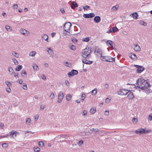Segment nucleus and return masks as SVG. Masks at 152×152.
Masks as SVG:
<instances>
[{"instance_id": "nucleus-1", "label": "nucleus", "mask_w": 152, "mask_h": 152, "mask_svg": "<svg viewBox=\"0 0 152 152\" xmlns=\"http://www.w3.org/2000/svg\"><path fill=\"white\" fill-rule=\"evenodd\" d=\"M137 87L142 90H145L149 86V84L146 80L142 78H139L136 83Z\"/></svg>"}, {"instance_id": "nucleus-2", "label": "nucleus", "mask_w": 152, "mask_h": 152, "mask_svg": "<svg viewBox=\"0 0 152 152\" xmlns=\"http://www.w3.org/2000/svg\"><path fill=\"white\" fill-rule=\"evenodd\" d=\"M100 59L102 61L110 62L115 61V59L114 58L108 56H101Z\"/></svg>"}, {"instance_id": "nucleus-3", "label": "nucleus", "mask_w": 152, "mask_h": 152, "mask_svg": "<svg viewBox=\"0 0 152 152\" xmlns=\"http://www.w3.org/2000/svg\"><path fill=\"white\" fill-rule=\"evenodd\" d=\"M91 53V49L88 48L84 49L82 52V56L83 57L86 58Z\"/></svg>"}, {"instance_id": "nucleus-4", "label": "nucleus", "mask_w": 152, "mask_h": 152, "mask_svg": "<svg viewBox=\"0 0 152 152\" xmlns=\"http://www.w3.org/2000/svg\"><path fill=\"white\" fill-rule=\"evenodd\" d=\"M150 131L148 130H146L145 129L140 128L136 130L135 132L137 134H146L149 132Z\"/></svg>"}, {"instance_id": "nucleus-5", "label": "nucleus", "mask_w": 152, "mask_h": 152, "mask_svg": "<svg viewBox=\"0 0 152 152\" xmlns=\"http://www.w3.org/2000/svg\"><path fill=\"white\" fill-rule=\"evenodd\" d=\"M71 26V24L70 22L66 23L64 25V29L65 31L66 32L69 33V30Z\"/></svg>"}, {"instance_id": "nucleus-6", "label": "nucleus", "mask_w": 152, "mask_h": 152, "mask_svg": "<svg viewBox=\"0 0 152 152\" xmlns=\"http://www.w3.org/2000/svg\"><path fill=\"white\" fill-rule=\"evenodd\" d=\"M134 66L137 69L136 71L137 73H141L144 70V68L142 66L134 65Z\"/></svg>"}, {"instance_id": "nucleus-7", "label": "nucleus", "mask_w": 152, "mask_h": 152, "mask_svg": "<svg viewBox=\"0 0 152 152\" xmlns=\"http://www.w3.org/2000/svg\"><path fill=\"white\" fill-rule=\"evenodd\" d=\"M64 94L63 92L60 91L58 94V100L57 102L59 103H61L64 98Z\"/></svg>"}, {"instance_id": "nucleus-8", "label": "nucleus", "mask_w": 152, "mask_h": 152, "mask_svg": "<svg viewBox=\"0 0 152 152\" xmlns=\"http://www.w3.org/2000/svg\"><path fill=\"white\" fill-rule=\"evenodd\" d=\"M94 53L97 56H100V57L101 56H102V51L100 49L96 48L94 51Z\"/></svg>"}, {"instance_id": "nucleus-9", "label": "nucleus", "mask_w": 152, "mask_h": 152, "mask_svg": "<svg viewBox=\"0 0 152 152\" xmlns=\"http://www.w3.org/2000/svg\"><path fill=\"white\" fill-rule=\"evenodd\" d=\"M78 73V72L77 70L73 69L70 72L68 73V75L69 77H70L75 75H76Z\"/></svg>"}, {"instance_id": "nucleus-10", "label": "nucleus", "mask_w": 152, "mask_h": 152, "mask_svg": "<svg viewBox=\"0 0 152 152\" xmlns=\"http://www.w3.org/2000/svg\"><path fill=\"white\" fill-rule=\"evenodd\" d=\"M128 90H126L125 89H122L119 92V94L121 95H126L129 92Z\"/></svg>"}, {"instance_id": "nucleus-11", "label": "nucleus", "mask_w": 152, "mask_h": 152, "mask_svg": "<svg viewBox=\"0 0 152 152\" xmlns=\"http://www.w3.org/2000/svg\"><path fill=\"white\" fill-rule=\"evenodd\" d=\"M95 14L93 13H90L89 14H84L83 17L86 18H89L93 17L94 16Z\"/></svg>"}, {"instance_id": "nucleus-12", "label": "nucleus", "mask_w": 152, "mask_h": 152, "mask_svg": "<svg viewBox=\"0 0 152 152\" xmlns=\"http://www.w3.org/2000/svg\"><path fill=\"white\" fill-rule=\"evenodd\" d=\"M20 32L22 34L25 36H28L29 34V32L25 29H21L20 30Z\"/></svg>"}, {"instance_id": "nucleus-13", "label": "nucleus", "mask_w": 152, "mask_h": 152, "mask_svg": "<svg viewBox=\"0 0 152 152\" xmlns=\"http://www.w3.org/2000/svg\"><path fill=\"white\" fill-rule=\"evenodd\" d=\"M106 44L108 46H109V45L111 46L112 49H113L115 47L114 43H113V42L111 40H107L106 42Z\"/></svg>"}, {"instance_id": "nucleus-14", "label": "nucleus", "mask_w": 152, "mask_h": 152, "mask_svg": "<svg viewBox=\"0 0 152 152\" xmlns=\"http://www.w3.org/2000/svg\"><path fill=\"white\" fill-rule=\"evenodd\" d=\"M128 94L127 98L128 99H133L134 97V96L133 95V93L129 91Z\"/></svg>"}, {"instance_id": "nucleus-15", "label": "nucleus", "mask_w": 152, "mask_h": 152, "mask_svg": "<svg viewBox=\"0 0 152 152\" xmlns=\"http://www.w3.org/2000/svg\"><path fill=\"white\" fill-rule=\"evenodd\" d=\"M129 56L130 58L134 60H135L137 59V57L136 55L133 53H130Z\"/></svg>"}, {"instance_id": "nucleus-16", "label": "nucleus", "mask_w": 152, "mask_h": 152, "mask_svg": "<svg viewBox=\"0 0 152 152\" xmlns=\"http://www.w3.org/2000/svg\"><path fill=\"white\" fill-rule=\"evenodd\" d=\"M82 62L86 64H91L92 63L91 61H88L86 59H83L82 60Z\"/></svg>"}, {"instance_id": "nucleus-17", "label": "nucleus", "mask_w": 152, "mask_h": 152, "mask_svg": "<svg viewBox=\"0 0 152 152\" xmlns=\"http://www.w3.org/2000/svg\"><path fill=\"white\" fill-rule=\"evenodd\" d=\"M94 20L96 23H98L101 20V18L99 16H96L94 18Z\"/></svg>"}, {"instance_id": "nucleus-18", "label": "nucleus", "mask_w": 152, "mask_h": 152, "mask_svg": "<svg viewBox=\"0 0 152 152\" xmlns=\"http://www.w3.org/2000/svg\"><path fill=\"white\" fill-rule=\"evenodd\" d=\"M134 49L135 51H139L141 50V48L139 45H134Z\"/></svg>"}, {"instance_id": "nucleus-19", "label": "nucleus", "mask_w": 152, "mask_h": 152, "mask_svg": "<svg viewBox=\"0 0 152 152\" xmlns=\"http://www.w3.org/2000/svg\"><path fill=\"white\" fill-rule=\"evenodd\" d=\"M77 6L78 5L74 1L72 2L71 5V7L72 9H74L75 7H77Z\"/></svg>"}, {"instance_id": "nucleus-20", "label": "nucleus", "mask_w": 152, "mask_h": 152, "mask_svg": "<svg viewBox=\"0 0 152 152\" xmlns=\"http://www.w3.org/2000/svg\"><path fill=\"white\" fill-rule=\"evenodd\" d=\"M119 6L118 5H116L112 7L111 9V12H114L116 11L118 8L119 7Z\"/></svg>"}, {"instance_id": "nucleus-21", "label": "nucleus", "mask_w": 152, "mask_h": 152, "mask_svg": "<svg viewBox=\"0 0 152 152\" xmlns=\"http://www.w3.org/2000/svg\"><path fill=\"white\" fill-rule=\"evenodd\" d=\"M131 17H132L134 19H137V18L138 17V15L137 12H135L133 13L131 15Z\"/></svg>"}, {"instance_id": "nucleus-22", "label": "nucleus", "mask_w": 152, "mask_h": 152, "mask_svg": "<svg viewBox=\"0 0 152 152\" xmlns=\"http://www.w3.org/2000/svg\"><path fill=\"white\" fill-rule=\"evenodd\" d=\"M72 98V96L70 94H67L66 96V99L67 101H70Z\"/></svg>"}, {"instance_id": "nucleus-23", "label": "nucleus", "mask_w": 152, "mask_h": 152, "mask_svg": "<svg viewBox=\"0 0 152 152\" xmlns=\"http://www.w3.org/2000/svg\"><path fill=\"white\" fill-rule=\"evenodd\" d=\"M42 37L43 39L46 41H48V35L46 34H43L42 36Z\"/></svg>"}, {"instance_id": "nucleus-24", "label": "nucleus", "mask_w": 152, "mask_h": 152, "mask_svg": "<svg viewBox=\"0 0 152 152\" xmlns=\"http://www.w3.org/2000/svg\"><path fill=\"white\" fill-rule=\"evenodd\" d=\"M5 28L9 32H10L12 30L10 27L8 25H6L5 26Z\"/></svg>"}, {"instance_id": "nucleus-25", "label": "nucleus", "mask_w": 152, "mask_h": 152, "mask_svg": "<svg viewBox=\"0 0 152 152\" xmlns=\"http://www.w3.org/2000/svg\"><path fill=\"white\" fill-rule=\"evenodd\" d=\"M21 72V75L22 77H26V73L25 70H22Z\"/></svg>"}, {"instance_id": "nucleus-26", "label": "nucleus", "mask_w": 152, "mask_h": 152, "mask_svg": "<svg viewBox=\"0 0 152 152\" xmlns=\"http://www.w3.org/2000/svg\"><path fill=\"white\" fill-rule=\"evenodd\" d=\"M9 71L10 73V74H12L13 73H14L15 72H14V70L11 67L9 68Z\"/></svg>"}, {"instance_id": "nucleus-27", "label": "nucleus", "mask_w": 152, "mask_h": 152, "mask_svg": "<svg viewBox=\"0 0 152 152\" xmlns=\"http://www.w3.org/2000/svg\"><path fill=\"white\" fill-rule=\"evenodd\" d=\"M22 68V66L21 65H18L16 66L15 69V70L16 71H19Z\"/></svg>"}, {"instance_id": "nucleus-28", "label": "nucleus", "mask_w": 152, "mask_h": 152, "mask_svg": "<svg viewBox=\"0 0 152 152\" xmlns=\"http://www.w3.org/2000/svg\"><path fill=\"white\" fill-rule=\"evenodd\" d=\"M48 50L47 51L48 53L50 55H53V51L50 48H48Z\"/></svg>"}, {"instance_id": "nucleus-29", "label": "nucleus", "mask_w": 152, "mask_h": 152, "mask_svg": "<svg viewBox=\"0 0 152 152\" xmlns=\"http://www.w3.org/2000/svg\"><path fill=\"white\" fill-rule=\"evenodd\" d=\"M36 54V52L35 51H32L29 54L30 56H34Z\"/></svg>"}, {"instance_id": "nucleus-30", "label": "nucleus", "mask_w": 152, "mask_h": 152, "mask_svg": "<svg viewBox=\"0 0 152 152\" xmlns=\"http://www.w3.org/2000/svg\"><path fill=\"white\" fill-rule=\"evenodd\" d=\"M12 55L16 58L18 57L19 54L18 53L15 51L13 52L12 53Z\"/></svg>"}, {"instance_id": "nucleus-31", "label": "nucleus", "mask_w": 152, "mask_h": 152, "mask_svg": "<svg viewBox=\"0 0 152 152\" xmlns=\"http://www.w3.org/2000/svg\"><path fill=\"white\" fill-rule=\"evenodd\" d=\"M40 150V149L38 147H36L34 148V151L35 152H39Z\"/></svg>"}, {"instance_id": "nucleus-32", "label": "nucleus", "mask_w": 152, "mask_h": 152, "mask_svg": "<svg viewBox=\"0 0 152 152\" xmlns=\"http://www.w3.org/2000/svg\"><path fill=\"white\" fill-rule=\"evenodd\" d=\"M86 95L85 93H83L81 96V100L83 101L84 100L86 97Z\"/></svg>"}, {"instance_id": "nucleus-33", "label": "nucleus", "mask_w": 152, "mask_h": 152, "mask_svg": "<svg viewBox=\"0 0 152 152\" xmlns=\"http://www.w3.org/2000/svg\"><path fill=\"white\" fill-rule=\"evenodd\" d=\"M39 145L41 147H43L44 146V144L42 141H40L39 142Z\"/></svg>"}, {"instance_id": "nucleus-34", "label": "nucleus", "mask_w": 152, "mask_h": 152, "mask_svg": "<svg viewBox=\"0 0 152 152\" xmlns=\"http://www.w3.org/2000/svg\"><path fill=\"white\" fill-rule=\"evenodd\" d=\"M31 123V120L30 118H28L26 120V123L27 124H30Z\"/></svg>"}, {"instance_id": "nucleus-35", "label": "nucleus", "mask_w": 152, "mask_h": 152, "mask_svg": "<svg viewBox=\"0 0 152 152\" xmlns=\"http://www.w3.org/2000/svg\"><path fill=\"white\" fill-rule=\"evenodd\" d=\"M7 86V87H10L11 86V83L8 81H7L5 82Z\"/></svg>"}, {"instance_id": "nucleus-36", "label": "nucleus", "mask_w": 152, "mask_h": 152, "mask_svg": "<svg viewBox=\"0 0 152 152\" xmlns=\"http://www.w3.org/2000/svg\"><path fill=\"white\" fill-rule=\"evenodd\" d=\"M96 93L97 89L96 88L94 89L91 91V93H92V95H95L96 94Z\"/></svg>"}, {"instance_id": "nucleus-37", "label": "nucleus", "mask_w": 152, "mask_h": 152, "mask_svg": "<svg viewBox=\"0 0 152 152\" xmlns=\"http://www.w3.org/2000/svg\"><path fill=\"white\" fill-rule=\"evenodd\" d=\"M139 23L141 25H143L144 26H146L147 25L146 23H145L144 21L142 20L140 21Z\"/></svg>"}, {"instance_id": "nucleus-38", "label": "nucleus", "mask_w": 152, "mask_h": 152, "mask_svg": "<svg viewBox=\"0 0 152 152\" xmlns=\"http://www.w3.org/2000/svg\"><path fill=\"white\" fill-rule=\"evenodd\" d=\"M96 108H95V109H94L93 108H91L90 110V113L92 114L96 112Z\"/></svg>"}, {"instance_id": "nucleus-39", "label": "nucleus", "mask_w": 152, "mask_h": 152, "mask_svg": "<svg viewBox=\"0 0 152 152\" xmlns=\"http://www.w3.org/2000/svg\"><path fill=\"white\" fill-rule=\"evenodd\" d=\"M50 98L51 99H54L55 98V96L53 92H52L51 93L50 95Z\"/></svg>"}, {"instance_id": "nucleus-40", "label": "nucleus", "mask_w": 152, "mask_h": 152, "mask_svg": "<svg viewBox=\"0 0 152 152\" xmlns=\"http://www.w3.org/2000/svg\"><path fill=\"white\" fill-rule=\"evenodd\" d=\"M33 67L34 68V70H35L36 71H37L38 70V69H37L38 66L37 65V64H34L33 65Z\"/></svg>"}, {"instance_id": "nucleus-41", "label": "nucleus", "mask_w": 152, "mask_h": 152, "mask_svg": "<svg viewBox=\"0 0 152 152\" xmlns=\"http://www.w3.org/2000/svg\"><path fill=\"white\" fill-rule=\"evenodd\" d=\"M111 29L113 32H116L118 30V29L116 27L112 28Z\"/></svg>"}, {"instance_id": "nucleus-42", "label": "nucleus", "mask_w": 152, "mask_h": 152, "mask_svg": "<svg viewBox=\"0 0 152 152\" xmlns=\"http://www.w3.org/2000/svg\"><path fill=\"white\" fill-rule=\"evenodd\" d=\"M89 40V38L88 37H86L85 38H83L82 41L83 42H87Z\"/></svg>"}, {"instance_id": "nucleus-43", "label": "nucleus", "mask_w": 152, "mask_h": 152, "mask_svg": "<svg viewBox=\"0 0 152 152\" xmlns=\"http://www.w3.org/2000/svg\"><path fill=\"white\" fill-rule=\"evenodd\" d=\"M64 64L66 66H69V65H71V64H69L67 61H65L64 62Z\"/></svg>"}, {"instance_id": "nucleus-44", "label": "nucleus", "mask_w": 152, "mask_h": 152, "mask_svg": "<svg viewBox=\"0 0 152 152\" xmlns=\"http://www.w3.org/2000/svg\"><path fill=\"white\" fill-rule=\"evenodd\" d=\"M83 141L82 140H80L77 143V145H78L80 146L81 145L83 144Z\"/></svg>"}, {"instance_id": "nucleus-45", "label": "nucleus", "mask_w": 152, "mask_h": 152, "mask_svg": "<svg viewBox=\"0 0 152 152\" xmlns=\"http://www.w3.org/2000/svg\"><path fill=\"white\" fill-rule=\"evenodd\" d=\"M133 122L135 124L138 122V119L137 118H133L132 119Z\"/></svg>"}, {"instance_id": "nucleus-46", "label": "nucleus", "mask_w": 152, "mask_h": 152, "mask_svg": "<svg viewBox=\"0 0 152 152\" xmlns=\"http://www.w3.org/2000/svg\"><path fill=\"white\" fill-rule=\"evenodd\" d=\"M8 146V145L7 143H4L2 144V147L5 148H6Z\"/></svg>"}, {"instance_id": "nucleus-47", "label": "nucleus", "mask_w": 152, "mask_h": 152, "mask_svg": "<svg viewBox=\"0 0 152 152\" xmlns=\"http://www.w3.org/2000/svg\"><path fill=\"white\" fill-rule=\"evenodd\" d=\"M70 48L71 50H75L76 49L75 46L73 45L71 46Z\"/></svg>"}, {"instance_id": "nucleus-48", "label": "nucleus", "mask_w": 152, "mask_h": 152, "mask_svg": "<svg viewBox=\"0 0 152 152\" xmlns=\"http://www.w3.org/2000/svg\"><path fill=\"white\" fill-rule=\"evenodd\" d=\"M13 61L15 65H17L18 64V61L15 58H14V59H13Z\"/></svg>"}, {"instance_id": "nucleus-49", "label": "nucleus", "mask_w": 152, "mask_h": 152, "mask_svg": "<svg viewBox=\"0 0 152 152\" xmlns=\"http://www.w3.org/2000/svg\"><path fill=\"white\" fill-rule=\"evenodd\" d=\"M22 88L24 90H27V88L26 84H25L24 85H23L22 86Z\"/></svg>"}, {"instance_id": "nucleus-50", "label": "nucleus", "mask_w": 152, "mask_h": 152, "mask_svg": "<svg viewBox=\"0 0 152 152\" xmlns=\"http://www.w3.org/2000/svg\"><path fill=\"white\" fill-rule=\"evenodd\" d=\"M104 114L107 116H108L109 115V111L107 110L105 111Z\"/></svg>"}, {"instance_id": "nucleus-51", "label": "nucleus", "mask_w": 152, "mask_h": 152, "mask_svg": "<svg viewBox=\"0 0 152 152\" xmlns=\"http://www.w3.org/2000/svg\"><path fill=\"white\" fill-rule=\"evenodd\" d=\"M6 91L8 93H10L11 91V89L10 88V87H8L6 89Z\"/></svg>"}, {"instance_id": "nucleus-52", "label": "nucleus", "mask_w": 152, "mask_h": 152, "mask_svg": "<svg viewBox=\"0 0 152 152\" xmlns=\"http://www.w3.org/2000/svg\"><path fill=\"white\" fill-rule=\"evenodd\" d=\"M18 7V5L17 4H14L12 6V8L14 9H17Z\"/></svg>"}, {"instance_id": "nucleus-53", "label": "nucleus", "mask_w": 152, "mask_h": 152, "mask_svg": "<svg viewBox=\"0 0 152 152\" xmlns=\"http://www.w3.org/2000/svg\"><path fill=\"white\" fill-rule=\"evenodd\" d=\"M87 112L86 111L84 110L83 113L82 115L83 116L86 115H87Z\"/></svg>"}, {"instance_id": "nucleus-54", "label": "nucleus", "mask_w": 152, "mask_h": 152, "mask_svg": "<svg viewBox=\"0 0 152 152\" xmlns=\"http://www.w3.org/2000/svg\"><path fill=\"white\" fill-rule=\"evenodd\" d=\"M15 131H12L10 132V135L11 136H13V135H14L15 134Z\"/></svg>"}, {"instance_id": "nucleus-55", "label": "nucleus", "mask_w": 152, "mask_h": 152, "mask_svg": "<svg viewBox=\"0 0 152 152\" xmlns=\"http://www.w3.org/2000/svg\"><path fill=\"white\" fill-rule=\"evenodd\" d=\"M39 116L38 115H36L34 116V120L35 121H37L39 118Z\"/></svg>"}, {"instance_id": "nucleus-56", "label": "nucleus", "mask_w": 152, "mask_h": 152, "mask_svg": "<svg viewBox=\"0 0 152 152\" xmlns=\"http://www.w3.org/2000/svg\"><path fill=\"white\" fill-rule=\"evenodd\" d=\"M15 74H14V76H15V77L16 78H17L18 77V73H14Z\"/></svg>"}, {"instance_id": "nucleus-57", "label": "nucleus", "mask_w": 152, "mask_h": 152, "mask_svg": "<svg viewBox=\"0 0 152 152\" xmlns=\"http://www.w3.org/2000/svg\"><path fill=\"white\" fill-rule=\"evenodd\" d=\"M110 99L108 98H107L105 99V102L108 103L110 102Z\"/></svg>"}, {"instance_id": "nucleus-58", "label": "nucleus", "mask_w": 152, "mask_h": 152, "mask_svg": "<svg viewBox=\"0 0 152 152\" xmlns=\"http://www.w3.org/2000/svg\"><path fill=\"white\" fill-rule=\"evenodd\" d=\"M89 8V7L88 6L86 5L85 6L83 7V8L84 10H87V9Z\"/></svg>"}, {"instance_id": "nucleus-59", "label": "nucleus", "mask_w": 152, "mask_h": 152, "mask_svg": "<svg viewBox=\"0 0 152 152\" xmlns=\"http://www.w3.org/2000/svg\"><path fill=\"white\" fill-rule=\"evenodd\" d=\"M25 133H31V134H33L34 133V132H33L31 131H25Z\"/></svg>"}, {"instance_id": "nucleus-60", "label": "nucleus", "mask_w": 152, "mask_h": 152, "mask_svg": "<svg viewBox=\"0 0 152 152\" xmlns=\"http://www.w3.org/2000/svg\"><path fill=\"white\" fill-rule=\"evenodd\" d=\"M66 85L67 86H69V83L68 81L67 80H66L65 81Z\"/></svg>"}, {"instance_id": "nucleus-61", "label": "nucleus", "mask_w": 152, "mask_h": 152, "mask_svg": "<svg viewBox=\"0 0 152 152\" xmlns=\"http://www.w3.org/2000/svg\"><path fill=\"white\" fill-rule=\"evenodd\" d=\"M104 88L106 89H108L109 87V85L107 84H106L104 86Z\"/></svg>"}, {"instance_id": "nucleus-62", "label": "nucleus", "mask_w": 152, "mask_h": 152, "mask_svg": "<svg viewBox=\"0 0 152 152\" xmlns=\"http://www.w3.org/2000/svg\"><path fill=\"white\" fill-rule=\"evenodd\" d=\"M72 41L73 42L75 43L77 42V39L75 38H74L72 39Z\"/></svg>"}, {"instance_id": "nucleus-63", "label": "nucleus", "mask_w": 152, "mask_h": 152, "mask_svg": "<svg viewBox=\"0 0 152 152\" xmlns=\"http://www.w3.org/2000/svg\"><path fill=\"white\" fill-rule=\"evenodd\" d=\"M148 119L150 121L152 120V115H149Z\"/></svg>"}, {"instance_id": "nucleus-64", "label": "nucleus", "mask_w": 152, "mask_h": 152, "mask_svg": "<svg viewBox=\"0 0 152 152\" xmlns=\"http://www.w3.org/2000/svg\"><path fill=\"white\" fill-rule=\"evenodd\" d=\"M4 124L3 123H0V127L1 129H2L4 126Z\"/></svg>"}]
</instances>
